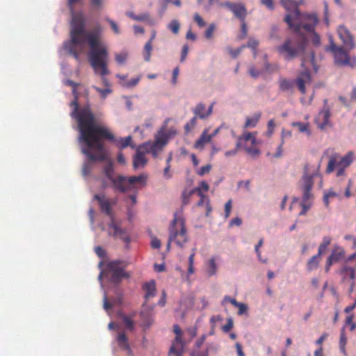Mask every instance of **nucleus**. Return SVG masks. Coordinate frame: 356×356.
Returning a JSON list of instances; mask_svg holds the SVG:
<instances>
[{"label":"nucleus","instance_id":"37","mask_svg":"<svg viewBox=\"0 0 356 356\" xmlns=\"http://www.w3.org/2000/svg\"><path fill=\"white\" fill-rule=\"evenodd\" d=\"M128 58V52L126 51H122L119 54H115V60L119 65H124L127 60Z\"/></svg>","mask_w":356,"mask_h":356},{"label":"nucleus","instance_id":"13","mask_svg":"<svg viewBox=\"0 0 356 356\" xmlns=\"http://www.w3.org/2000/svg\"><path fill=\"white\" fill-rule=\"evenodd\" d=\"M327 50L333 54L334 62L337 65L346 66V60L348 57V51L350 50H347L344 47L337 46L332 39H330V45Z\"/></svg>","mask_w":356,"mask_h":356},{"label":"nucleus","instance_id":"53","mask_svg":"<svg viewBox=\"0 0 356 356\" xmlns=\"http://www.w3.org/2000/svg\"><path fill=\"white\" fill-rule=\"evenodd\" d=\"M235 307L238 308V315H243L248 311V306L244 303L238 302L237 305Z\"/></svg>","mask_w":356,"mask_h":356},{"label":"nucleus","instance_id":"57","mask_svg":"<svg viewBox=\"0 0 356 356\" xmlns=\"http://www.w3.org/2000/svg\"><path fill=\"white\" fill-rule=\"evenodd\" d=\"M291 137V131L286 129H282L281 133V142L282 144H284V140L286 138H289Z\"/></svg>","mask_w":356,"mask_h":356},{"label":"nucleus","instance_id":"48","mask_svg":"<svg viewBox=\"0 0 356 356\" xmlns=\"http://www.w3.org/2000/svg\"><path fill=\"white\" fill-rule=\"evenodd\" d=\"M94 88L99 93L101 97L103 99L106 97L111 92V90L108 87L104 89L99 87H94Z\"/></svg>","mask_w":356,"mask_h":356},{"label":"nucleus","instance_id":"29","mask_svg":"<svg viewBox=\"0 0 356 356\" xmlns=\"http://www.w3.org/2000/svg\"><path fill=\"white\" fill-rule=\"evenodd\" d=\"M280 89L283 92L292 91L294 83L293 81H290L285 78H280L279 80Z\"/></svg>","mask_w":356,"mask_h":356},{"label":"nucleus","instance_id":"46","mask_svg":"<svg viewBox=\"0 0 356 356\" xmlns=\"http://www.w3.org/2000/svg\"><path fill=\"white\" fill-rule=\"evenodd\" d=\"M197 118L195 115L186 124L184 128L186 132L191 131L197 124Z\"/></svg>","mask_w":356,"mask_h":356},{"label":"nucleus","instance_id":"42","mask_svg":"<svg viewBox=\"0 0 356 356\" xmlns=\"http://www.w3.org/2000/svg\"><path fill=\"white\" fill-rule=\"evenodd\" d=\"M275 127V123L274 120L273 119L270 120L267 124V131L266 133V134L268 137H270L273 135V134L274 132Z\"/></svg>","mask_w":356,"mask_h":356},{"label":"nucleus","instance_id":"22","mask_svg":"<svg viewBox=\"0 0 356 356\" xmlns=\"http://www.w3.org/2000/svg\"><path fill=\"white\" fill-rule=\"evenodd\" d=\"M113 145H114L117 148H118L120 151L127 147H131L132 148L135 147L132 143V137L131 136H128L124 138H118L115 137L113 135Z\"/></svg>","mask_w":356,"mask_h":356},{"label":"nucleus","instance_id":"25","mask_svg":"<svg viewBox=\"0 0 356 356\" xmlns=\"http://www.w3.org/2000/svg\"><path fill=\"white\" fill-rule=\"evenodd\" d=\"M116 76L120 79L119 83L120 86L127 88H131L136 86L140 79V76H137L136 78L131 79L130 81H127V75L121 76L120 74H117Z\"/></svg>","mask_w":356,"mask_h":356},{"label":"nucleus","instance_id":"18","mask_svg":"<svg viewBox=\"0 0 356 356\" xmlns=\"http://www.w3.org/2000/svg\"><path fill=\"white\" fill-rule=\"evenodd\" d=\"M330 117V112L328 108H324L318 113L314 121L319 129L325 130L327 127H331Z\"/></svg>","mask_w":356,"mask_h":356},{"label":"nucleus","instance_id":"47","mask_svg":"<svg viewBox=\"0 0 356 356\" xmlns=\"http://www.w3.org/2000/svg\"><path fill=\"white\" fill-rule=\"evenodd\" d=\"M215 29L216 25L214 24H209V27L207 28L204 33L205 38L209 40L212 38Z\"/></svg>","mask_w":356,"mask_h":356},{"label":"nucleus","instance_id":"43","mask_svg":"<svg viewBox=\"0 0 356 356\" xmlns=\"http://www.w3.org/2000/svg\"><path fill=\"white\" fill-rule=\"evenodd\" d=\"M341 273H348L351 280H354L355 278V269L352 267L344 266L341 269Z\"/></svg>","mask_w":356,"mask_h":356},{"label":"nucleus","instance_id":"28","mask_svg":"<svg viewBox=\"0 0 356 356\" xmlns=\"http://www.w3.org/2000/svg\"><path fill=\"white\" fill-rule=\"evenodd\" d=\"M152 309L146 308L145 304L143 305V309L140 312V316L144 321V325L146 327H149L152 323Z\"/></svg>","mask_w":356,"mask_h":356},{"label":"nucleus","instance_id":"35","mask_svg":"<svg viewBox=\"0 0 356 356\" xmlns=\"http://www.w3.org/2000/svg\"><path fill=\"white\" fill-rule=\"evenodd\" d=\"M195 193H197L198 194V195H202V191H200V188H193V189L189 191L188 192L184 191L182 194L183 204H188L190 197L192 195H193Z\"/></svg>","mask_w":356,"mask_h":356},{"label":"nucleus","instance_id":"2","mask_svg":"<svg viewBox=\"0 0 356 356\" xmlns=\"http://www.w3.org/2000/svg\"><path fill=\"white\" fill-rule=\"evenodd\" d=\"M88 42V58L91 66L97 74L104 76L108 73L107 59L108 53L99 35L95 32L85 30L84 22L80 15H73L71 22L70 40L63 43V48L69 54L79 60V55Z\"/></svg>","mask_w":356,"mask_h":356},{"label":"nucleus","instance_id":"9","mask_svg":"<svg viewBox=\"0 0 356 356\" xmlns=\"http://www.w3.org/2000/svg\"><path fill=\"white\" fill-rule=\"evenodd\" d=\"M354 159L355 154L352 151L347 152L343 156H341L339 153L332 152L329 157L325 171L327 174H330L337 169L336 176L337 177L344 176L345 169L351 165Z\"/></svg>","mask_w":356,"mask_h":356},{"label":"nucleus","instance_id":"7","mask_svg":"<svg viewBox=\"0 0 356 356\" xmlns=\"http://www.w3.org/2000/svg\"><path fill=\"white\" fill-rule=\"evenodd\" d=\"M134 328L133 321L124 314H119L116 322H113V330H116L118 332L116 337V342L121 350L127 352V354H131L127 337V332H131Z\"/></svg>","mask_w":356,"mask_h":356},{"label":"nucleus","instance_id":"14","mask_svg":"<svg viewBox=\"0 0 356 356\" xmlns=\"http://www.w3.org/2000/svg\"><path fill=\"white\" fill-rule=\"evenodd\" d=\"M113 238L115 240H120L128 248L130 243V234L129 230L113 220Z\"/></svg>","mask_w":356,"mask_h":356},{"label":"nucleus","instance_id":"55","mask_svg":"<svg viewBox=\"0 0 356 356\" xmlns=\"http://www.w3.org/2000/svg\"><path fill=\"white\" fill-rule=\"evenodd\" d=\"M241 35L239 36L240 39H243L246 37L248 33V28L245 20L241 21Z\"/></svg>","mask_w":356,"mask_h":356},{"label":"nucleus","instance_id":"51","mask_svg":"<svg viewBox=\"0 0 356 356\" xmlns=\"http://www.w3.org/2000/svg\"><path fill=\"white\" fill-rule=\"evenodd\" d=\"M261 71L257 70L254 66H251L249 68V74L254 79L258 78L261 74Z\"/></svg>","mask_w":356,"mask_h":356},{"label":"nucleus","instance_id":"27","mask_svg":"<svg viewBox=\"0 0 356 356\" xmlns=\"http://www.w3.org/2000/svg\"><path fill=\"white\" fill-rule=\"evenodd\" d=\"M143 288L145 291V298L146 300L156 295V283L154 280L145 283Z\"/></svg>","mask_w":356,"mask_h":356},{"label":"nucleus","instance_id":"31","mask_svg":"<svg viewBox=\"0 0 356 356\" xmlns=\"http://www.w3.org/2000/svg\"><path fill=\"white\" fill-rule=\"evenodd\" d=\"M321 257L318 254H316L312 257L307 264V268L309 271H312L318 267Z\"/></svg>","mask_w":356,"mask_h":356},{"label":"nucleus","instance_id":"64","mask_svg":"<svg viewBox=\"0 0 356 356\" xmlns=\"http://www.w3.org/2000/svg\"><path fill=\"white\" fill-rule=\"evenodd\" d=\"M250 180L240 181L238 182V187L243 186L247 191H250Z\"/></svg>","mask_w":356,"mask_h":356},{"label":"nucleus","instance_id":"39","mask_svg":"<svg viewBox=\"0 0 356 356\" xmlns=\"http://www.w3.org/2000/svg\"><path fill=\"white\" fill-rule=\"evenodd\" d=\"M259 45V42L254 38H250L245 47L251 48L253 50V56L256 57L257 51L256 49Z\"/></svg>","mask_w":356,"mask_h":356},{"label":"nucleus","instance_id":"19","mask_svg":"<svg viewBox=\"0 0 356 356\" xmlns=\"http://www.w3.org/2000/svg\"><path fill=\"white\" fill-rule=\"evenodd\" d=\"M94 199L98 202L101 212L108 216H111V199L103 193L95 195Z\"/></svg>","mask_w":356,"mask_h":356},{"label":"nucleus","instance_id":"16","mask_svg":"<svg viewBox=\"0 0 356 356\" xmlns=\"http://www.w3.org/2000/svg\"><path fill=\"white\" fill-rule=\"evenodd\" d=\"M221 5L227 8L230 11H232L234 16L237 17L240 21L245 20L247 16V10L243 4L226 1Z\"/></svg>","mask_w":356,"mask_h":356},{"label":"nucleus","instance_id":"50","mask_svg":"<svg viewBox=\"0 0 356 356\" xmlns=\"http://www.w3.org/2000/svg\"><path fill=\"white\" fill-rule=\"evenodd\" d=\"M234 327L233 320L229 318L227 319V323L222 326V330L224 332L227 333L230 331Z\"/></svg>","mask_w":356,"mask_h":356},{"label":"nucleus","instance_id":"61","mask_svg":"<svg viewBox=\"0 0 356 356\" xmlns=\"http://www.w3.org/2000/svg\"><path fill=\"white\" fill-rule=\"evenodd\" d=\"M346 61V66L348 65L351 67H356V57L355 56L350 57L348 56V57Z\"/></svg>","mask_w":356,"mask_h":356},{"label":"nucleus","instance_id":"60","mask_svg":"<svg viewBox=\"0 0 356 356\" xmlns=\"http://www.w3.org/2000/svg\"><path fill=\"white\" fill-rule=\"evenodd\" d=\"M256 134V132L250 133V132H246L244 133L242 136H239V140H243L245 142H248L251 140L252 136Z\"/></svg>","mask_w":356,"mask_h":356},{"label":"nucleus","instance_id":"44","mask_svg":"<svg viewBox=\"0 0 356 356\" xmlns=\"http://www.w3.org/2000/svg\"><path fill=\"white\" fill-rule=\"evenodd\" d=\"M264 71L268 72H272L273 71H274L275 70V67L273 66V65H271L268 61V56L266 54L264 55Z\"/></svg>","mask_w":356,"mask_h":356},{"label":"nucleus","instance_id":"34","mask_svg":"<svg viewBox=\"0 0 356 356\" xmlns=\"http://www.w3.org/2000/svg\"><path fill=\"white\" fill-rule=\"evenodd\" d=\"M291 126L297 127L300 133H306L308 136L311 135V132L309 129L308 123H303L301 122H294L291 123Z\"/></svg>","mask_w":356,"mask_h":356},{"label":"nucleus","instance_id":"33","mask_svg":"<svg viewBox=\"0 0 356 356\" xmlns=\"http://www.w3.org/2000/svg\"><path fill=\"white\" fill-rule=\"evenodd\" d=\"M332 238L329 236H323L321 243L318 246V254L321 257L324 254L327 248L331 243Z\"/></svg>","mask_w":356,"mask_h":356},{"label":"nucleus","instance_id":"5","mask_svg":"<svg viewBox=\"0 0 356 356\" xmlns=\"http://www.w3.org/2000/svg\"><path fill=\"white\" fill-rule=\"evenodd\" d=\"M319 168L320 165L314 166L309 163L304 166L303 175L299 181V188L302 192L300 202L302 210L299 213L300 216H305L312 206L314 200V195L312 193L314 185L313 179L318 175Z\"/></svg>","mask_w":356,"mask_h":356},{"label":"nucleus","instance_id":"56","mask_svg":"<svg viewBox=\"0 0 356 356\" xmlns=\"http://www.w3.org/2000/svg\"><path fill=\"white\" fill-rule=\"evenodd\" d=\"M116 159L117 162L121 165H124L127 163V160L121 151H119L117 154Z\"/></svg>","mask_w":356,"mask_h":356},{"label":"nucleus","instance_id":"12","mask_svg":"<svg viewBox=\"0 0 356 356\" xmlns=\"http://www.w3.org/2000/svg\"><path fill=\"white\" fill-rule=\"evenodd\" d=\"M168 140L169 134L163 130H160L156 135L154 142H146L141 145L147 150V154H151L154 158H156L167 145Z\"/></svg>","mask_w":356,"mask_h":356},{"label":"nucleus","instance_id":"26","mask_svg":"<svg viewBox=\"0 0 356 356\" xmlns=\"http://www.w3.org/2000/svg\"><path fill=\"white\" fill-rule=\"evenodd\" d=\"M209 129H205L200 138L196 140L194 144V147L196 149H202L205 145V144L209 143L211 140V138L208 134Z\"/></svg>","mask_w":356,"mask_h":356},{"label":"nucleus","instance_id":"15","mask_svg":"<svg viewBox=\"0 0 356 356\" xmlns=\"http://www.w3.org/2000/svg\"><path fill=\"white\" fill-rule=\"evenodd\" d=\"M337 33L345 49L351 50L354 48L353 37L346 26L343 25L339 26L337 29Z\"/></svg>","mask_w":356,"mask_h":356},{"label":"nucleus","instance_id":"10","mask_svg":"<svg viewBox=\"0 0 356 356\" xmlns=\"http://www.w3.org/2000/svg\"><path fill=\"white\" fill-rule=\"evenodd\" d=\"M170 242H174L178 247L183 248L188 240L184 221L181 217L175 215L169 227Z\"/></svg>","mask_w":356,"mask_h":356},{"label":"nucleus","instance_id":"52","mask_svg":"<svg viewBox=\"0 0 356 356\" xmlns=\"http://www.w3.org/2000/svg\"><path fill=\"white\" fill-rule=\"evenodd\" d=\"M278 31L279 29L277 26H273L269 33L270 38L272 39H279Z\"/></svg>","mask_w":356,"mask_h":356},{"label":"nucleus","instance_id":"59","mask_svg":"<svg viewBox=\"0 0 356 356\" xmlns=\"http://www.w3.org/2000/svg\"><path fill=\"white\" fill-rule=\"evenodd\" d=\"M211 168V165L208 164V165H204L200 168V170L197 172V174L200 176H203L204 174L208 173L210 171Z\"/></svg>","mask_w":356,"mask_h":356},{"label":"nucleus","instance_id":"11","mask_svg":"<svg viewBox=\"0 0 356 356\" xmlns=\"http://www.w3.org/2000/svg\"><path fill=\"white\" fill-rule=\"evenodd\" d=\"M104 262L101 261L99 263V267L101 269L100 274L99 275V281L102 286V288L104 291V308L106 311L108 315H110L111 309V303L108 299V291L111 282V262L106 264V267L103 268Z\"/></svg>","mask_w":356,"mask_h":356},{"label":"nucleus","instance_id":"54","mask_svg":"<svg viewBox=\"0 0 356 356\" xmlns=\"http://www.w3.org/2000/svg\"><path fill=\"white\" fill-rule=\"evenodd\" d=\"M194 21L201 28L204 27L206 25V22L198 13H195L194 15Z\"/></svg>","mask_w":356,"mask_h":356},{"label":"nucleus","instance_id":"63","mask_svg":"<svg viewBox=\"0 0 356 356\" xmlns=\"http://www.w3.org/2000/svg\"><path fill=\"white\" fill-rule=\"evenodd\" d=\"M151 246L154 249H159L161 247V241L156 237L152 238Z\"/></svg>","mask_w":356,"mask_h":356},{"label":"nucleus","instance_id":"41","mask_svg":"<svg viewBox=\"0 0 356 356\" xmlns=\"http://www.w3.org/2000/svg\"><path fill=\"white\" fill-rule=\"evenodd\" d=\"M244 48L245 45H243L236 49H233L230 47H227V51L232 56V58H235L241 54V52Z\"/></svg>","mask_w":356,"mask_h":356},{"label":"nucleus","instance_id":"40","mask_svg":"<svg viewBox=\"0 0 356 356\" xmlns=\"http://www.w3.org/2000/svg\"><path fill=\"white\" fill-rule=\"evenodd\" d=\"M168 27L169 29L172 31V32L175 34L178 33L180 28L179 22L176 20L173 19L170 22V23L168 25Z\"/></svg>","mask_w":356,"mask_h":356},{"label":"nucleus","instance_id":"62","mask_svg":"<svg viewBox=\"0 0 356 356\" xmlns=\"http://www.w3.org/2000/svg\"><path fill=\"white\" fill-rule=\"evenodd\" d=\"M226 302H230L234 307L237 305L238 302L236 299L232 298L228 296L224 297L222 304L224 305Z\"/></svg>","mask_w":356,"mask_h":356},{"label":"nucleus","instance_id":"20","mask_svg":"<svg viewBox=\"0 0 356 356\" xmlns=\"http://www.w3.org/2000/svg\"><path fill=\"white\" fill-rule=\"evenodd\" d=\"M344 255L343 250L339 246H335L331 254L327 257L325 266V271L328 273L330 267L334 264L338 262Z\"/></svg>","mask_w":356,"mask_h":356},{"label":"nucleus","instance_id":"4","mask_svg":"<svg viewBox=\"0 0 356 356\" xmlns=\"http://www.w3.org/2000/svg\"><path fill=\"white\" fill-rule=\"evenodd\" d=\"M147 178L145 174L131 177L119 175L115 179L113 178V186L120 192L130 193L124 197L129 218L131 213V208L136 204V194L140 187L145 186Z\"/></svg>","mask_w":356,"mask_h":356},{"label":"nucleus","instance_id":"38","mask_svg":"<svg viewBox=\"0 0 356 356\" xmlns=\"http://www.w3.org/2000/svg\"><path fill=\"white\" fill-rule=\"evenodd\" d=\"M152 50V45L151 40H149L144 47V59L145 61H149L151 57V51Z\"/></svg>","mask_w":356,"mask_h":356},{"label":"nucleus","instance_id":"3","mask_svg":"<svg viewBox=\"0 0 356 356\" xmlns=\"http://www.w3.org/2000/svg\"><path fill=\"white\" fill-rule=\"evenodd\" d=\"M282 5L289 12L284 17V22L295 33L302 29L313 31L318 20L314 14L301 15L298 3L293 0H281Z\"/></svg>","mask_w":356,"mask_h":356},{"label":"nucleus","instance_id":"30","mask_svg":"<svg viewBox=\"0 0 356 356\" xmlns=\"http://www.w3.org/2000/svg\"><path fill=\"white\" fill-rule=\"evenodd\" d=\"M193 112L195 115L200 119H206V106L202 103L197 104L195 107L193 109Z\"/></svg>","mask_w":356,"mask_h":356},{"label":"nucleus","instance_id":"49","mask_svg":"<svg viewBox=\"0 0 356 356\" xmlns=\"http://www.w3.org/2000/svg\"><path fill=\"white\" fill-rule=\"evenodd\" d=\"M232 200H229L225 204V218H228L231 213Z\"/></svg>","mask_w":356,"mask_h":356},{"label":"nucleus","instance_id":"23","mask_svg":"<svg viewBox=\"0 0 356 356\" xmlns=\"http://www.w3.org/2000/svg\"><path fill=\"white\" fill-rule=\"evenodd\" d=\"M218 271V264L216 258L213 257L205 261L204 272L209 277L216 275Z\"/></svg>","mask_w":356,"mask_h":356},{"label":"nucleus","instance_id":"21","mask_svg":"<svg viewBox=\"0 0 356 356\" xmlns=\"http://www.w3.org/2000/svg\"><path fill=\"white\" fill-rule=\"evenodd\" d=\"M312 81V76L308 70L302 71L297 78V85L300 92L304 94L306 92L305 84Z\"/></svg>","mask_w":356,"mask_h":356},{"label":"nucleus","instance_id":"17","mask_svg":"<svg viewBox=\"0 0 356 356\" xmlns=\"http://www.w3.org/2000/svg\"><path fill=\"white\" fill-rule=\"evenodd\" d=\"M147 150L139 145L136 150L135 154L133 156V168L134 170L143 168L147 163V159L145 156Z\"/></svg>","mask_w":356,"mask_h":356},{"label":"nucleus","instance_id":"6","mask_svg":"<svg viewBox=\"0 0 356 356\" xmlns=\"http://www.w3.org/2000/svg\"><path fill=\"white\" fill-rule=\"evenodd\" d=\"M296 33L299 35L298 38H288L282 44L276 47L277 51L286 60H291L305 54L307 40L301 31Z\"/></svg>","mask_w":356,"mask_h":356},{"label":"nucleus","instance_id":"45","mask_svg":"<svg viewBox=\"0 0 356 356\" xmlns=\"http://www.w3.org/2000/svg\"><path fill=\"white\" fill-rule=\"evenodd\" d=\"M195 253L192 252L191 255L188 257V274L191 275L194 273V258H195Z\"/></svg>","mask_w":356,"mask_h":356},{"label":"nucleus","instance_id":"1","mask_svg":"<svg viewBox=\"0 0 356 356\" xmlns=\"http://www.w3.org/2000/svg\"><path fill=\"white\" fill-rule=\"evenodd\" d=\"M71 106L74 107L71 115L78 122L79 141L85 145L82 152L90 161H98L102 163V188H105L111 183V159L104 148V141L111 139V133L96 121L89 108H83L78 111L79 104L76 100L72 102Z\"/></svg>","mask_w":356,"mask_h":356},{"label":"nucleus","instance_id":"8","mask_svg":"<svg viewBox=\"0 0 356 356\" xmlns=\"http://www.w3.org/2000/svg\"><path fill=\"white\" fill-rule=\"evenodd\" d=\"M127 263L125 261H113V289L125 280H129L131 275L126 270ZM122 291L117 288L113 291V305L122 302Z\"/></svg>","mask_w":356,"mask_h":356},{"label":"nucleus","instance_id":"24","mask_svg":"<svg viewBox=\"0 0 356 356\" xmlns=\"http://www.w3.org/2000/svg\"><path fill=\"white\" fill-rule=\"evenodd\" d=\"M184 346V343L182 339V334L176 335L175 341L170 348V353L175 354V356H181Z\"/></svg>","mask_w":356,"mask_h":356},{"label":"nucleus","instance_id":"32","mask_svg":"<svg viewBox=\"0 0 356 356\" xmlns=\"http://www.w3.org/2000/svg\"><path fill=\"white\" fill-rule=\"evenodd\" d=\"M261 113H254L252 117L248 118L244 124V128L255 127L261 118Z\"/></svg>","mask_w":356,"mask_h":356},{"label":"nucleus","instance_id":"36","mask_svg":"<svg viewBox=\"0 0 356 356\" xmlns=\"http://www.w3.org/2000/svg\"><path fill=\"white\" fill-rule=\"evenodd\" d=\"M347 342V339L345 335V328L343 327L341 330V334H340V340H339V348L340 351L343 353L346 356V344Z\"/></svg>","mask_w":356,"mask_h":356},{"label":"nucleus","instance_id":"58","mask_svg":"<svg viewBox=\"0 0 356 356\" xmlns=\"http://www.w3.org/2000/svg\"><path fill=\"white\" fill-rule=\"evenodd\" d=\"M95 252L97 255L102 259L104 258L106 255V251L101 246H96L95 248Z\"/></svg>","mask_w":356,"mask_h":356}]
</instances>
